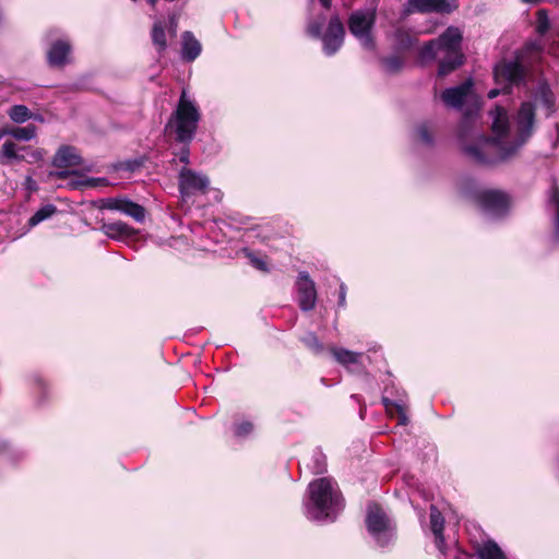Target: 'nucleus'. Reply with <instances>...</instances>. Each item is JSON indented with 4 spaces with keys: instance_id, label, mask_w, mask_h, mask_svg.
<instances>
[{
    "instance_id": "obj_29",
    "label": "nucleus",
    "mask_w": 559,
    "mask_h": 559,
    "mask_svg": "<svg viewBox=\"0 0 559 559\" xmlns=\"http://www.w3.org/2000/svg\"><path fill=\"white\" fill-rule=\"evenodd\" d=\"M537 98L549 110L555 107V95L547 83H542L537 90Z\"/></svg>"
},
{
    "instance_id": "obj_6",
    "label": "nucleus",
    "mask_w": 559,
    "mask_h": 559,
    "mask_svg": "<svg viewBox=\"0 0 559 559\" xmlns=\"http://www.w3.org/2000/svg\"><path fill=\"white\" fill-rule=\"evenodd\" d=\"M366 526L380 547L388 546L392 540L393 534L390 531V519L380 504L371 503L368 506Z\"/></svg>"
},
{
    "instance_id": "obj_15",
    "label": "nucleus",
    "mask_w": 559,
    "mask_h": 559,
    "mask_svg": "<svg viewBox=\"0 0 559 559\" xmlns=\"http://www.w3.org/2000/svg\"><path fill=\"white\" fill-rule=\"evenodd\" d=\"M473 85V80L469 78L457 86L445 88L441 93V99L447 106L461 108L472 92Z\"/></svg>"
},
{
    "instance_id": "obj_11",
    "label": "nucleus",
    "mask_w": 559,
    "mask_h": 559,
    "mask_svg": "<svg viewBox=\"0 0 559 559\" xmlns=\"http://www.w3.org/2000/svg\"><path fill=\"white\" fill-rule=\"evenodd\" d=\"M296 287L299 308L306 312L312 310L316 307L317 289L306 271L299 272Z\"/></svg>"
},
{
    "instance_id": "obj_37",
    "label": "nucleus",
    "mask_w": 559,
    "mask_h": 559,
    "mask_svg": "<svg viewBox=\"0 0 559 559\" xmlns=\"http://www.w3.org/2000/svg\"><path fill=\"white\" fill-rule=\"evenodd\" d=\"M108 180L106 178H86L83 181L76 182L73 185L74 188L78 187H86V188H95L98 186H107Z\"/></svg>"
},
{
    "instance_id": "obj_1",
    "label": "nucleus",
    "mask_w": 559,
    "mask_h": 559,
    "mask_svg": "<svg viewBox=\"0 0 559 559\" xmlns=\"http://www.w3.org/2000/svg\"><path fill=\"white\" fill-rule=\"evenodd\" d=\"M535 106L531 102L521 104L516 114V142L510 145L501 144L497 139L479 134L468 141L471 127L465 119L457 132L461 151L474 164L493 166L511 158L520 146L532 136L535 124Z\"/></svg>"
},
{
    "instance_id": "obj_26",
    "label": "nucleus",
    "mask_w": 559,
    "mask_h": 559,
    "mask_svg": "<svg viewBox=\"0 0 559 559\" xmlns=\"http://www.w3.org/2000/svg\"><path fill=\"white\" fill-rule=\"evenodd\" d=\"M151 37L156 50L163 52L167 48V38L165 27L162 22L154 23L151 32Z\"/></svg>"
},
{
    "instance_id": "obj_24",
    "label": "nucleus",
    "mask_w": 559,
    "mask_h": 559,
    "mask_svg": "<svg viewBox=\"0 0 559 559\" xmlns=\"http://www.w3.org/2000/svg\"><path fill=\"white\" fill-rule=\"evenodd\" d=\"M394 38L397 49L403 51L413 48L417 41V38L415 35H413L412 31L403 27H400L395 31Z\"/></svg>"
},
{
    "instance_id": "obj_2",
    "label": "nucleus",
    "mask_w": 559,
    "mask_h": 559,
    "mask_svg": "<svg viewBox=\"0 0 559 559\" xmlns=\"http://www.w3.org/2000/svg\"><path fill=\"white\" fill-rule=\"evenodd\" d=\"M307 491L308 513L319 521H334L344 504L342 493L334 487L332 480L326 477L314 479L309 484Z\"/></svg>"
},
{
    "instance_id": "obj_4",
    "label": "nucleus",
    "mask_w": 559,
    "mask_h": 559,
    "mask_svg": "<svg viewBox=\"0 0 559 559\" xmlns=\"http://www.w3.org/2000/svg\"><path fill=\"white\" fill-rule=\"evenodd\" d=\"M463 33L456 26L447 27L437 38L424 44L419 50V58L423 61H432L442 51L462 50Z\"/></svg>"
},
{
    "instance_id": "obj_17",
    "label": "nucleus",
    "mask_w": 559,
    "mask_h": 559,
    "mask_svg": "<svg viewBox=\"0 0 559 559\" xmlns=\"http://www.w3.org/2000/svg\"><path fill=\"white\" fill-rule=\"evenodd\" d=\"M408 3L419 13H451L459 8L456 0H408Z\"/></svg>"
},
{
    "instance_id": "obj_7",
    "label": "nucleus",
    "mask_w": 559,
    "mask_h": 559,
    "mask_svg": "<svg viewBox=\"0 0 559 559\" xmlns=\"http://www.w3.org/2000/svg\"><path fill=\"white\" fill-rule=\"evenodd\" d=\"M99 209L118 211L138 223H143L146 216V209L143 205L126 197L102 199L99 200Z\"/></svg>"
},
{
    "instance_id": "obj_32",
    "label": "nucleus",
    "mask_w": 559,
    "mask_h": 559,
    "mask_svg": "<svg viewBox=\"0 0 559 559\" xmlns=\"http://www.w3.org/2000/svg\"><path fill=\"white\" fill-rule=\"evenodd\" d=\"M550 28L548 12L545 9H539L536 12V32L540 36L545 35Z\"/></svg>"
},
{
    "instance_id": "obj_27",
    "label": "nucleus",
    "mask_w": 559,
    "mask_h": 559,
    "mask_svg": "<svg viewBox=\"0 0 559 559\" xmlns=\"http://www.w3.org/2000/svg\"><path fill=\"white\" fill-rule=\"evenodd\" d=\"M57 206L53 204H46L38 209L28 219V225L34 227L45 219L50 218L53 214L57 213Z\"/></svg>"
},
{
    "instance_id": "obj_34",
    "label": "nucleus",
    "mask_w": 559,
    "mask_h": 559,
    "mask_svg": "<svg viewBox=\"0 0 559 559\" xmlns=\"http://www.w3.org/2000/svg\"><path fill=\"white\" fill-rule=\"evenodd\" d=\"M245 254L249 259L251 265L253 267H255L257 270L264 272V273L270 271L265 258L259 257L254 252H252L248 249H245Z\"/></svg>"
},
{
    "instance_id": "obj_22",
    "label": "nucleus",
    "mask_w": 559,
    "mask_h": 559,
    "mask_svg": "<svg viewBox=\"0 0 559 559\" xmlns=\"http://www.w3.org/2000/svg\"><path fill=\"white\" fill-rule=\"evenodd\" d=\"M24 155L19 154L17 145L12 140H7L0 150V164L12 165L13 162H23Z\"/></svg>"
},
{
    "instance_id": "obj_18",
    "label": "nucleus",
    "mask_w": 559,
    "mask_h": 559,
    "mask_svg": "<svg viewBox=\"0 0 559 559\" xmlns=\"http://www.w3.org/2000/svg\"><path fill=\"white\" fill-rule=\"evenodd\" d=\"M51 164L56 168L64 169L81 166L83 164V158L79 154L76 147L72 145H61L53 155Z\"/></svg>"
},
{
    "instance_id": "obj_5",
    "label": "nucleus",
    "mask_w": 559,
    "mask_h": 559,
    "mask_svg": "<svg viewBox=\"0 0 559 559\" xmlns=\"http://www.w3.org/2000/svg\"><path fill=\"white\" fill-rule=\"evenodd\" d=\"M526 69L522 63V56L515 55L512 61H501L493 69L495 81L498 84H506L503 94H510L513 85L520 86L525 83Z\"/></svg>"
},
{
    "instance_id": "obj_19",
    "label": "nucleus",
    "mask_w": 559,
    "mask_h": 559,
    "mask_svg": "<svg viewBox=\"0 0 559 559\" xmlns=\"http://www.w3.org/2000/svg\"><path fill=\"white\" fill-rule=\"evenodd\" d=\"M202 47L194 35L186 31L182 34V58L188 61H194L201 53Z\"/></svg>"
},
{
    "instance_id": "obj_10",
    "label": "nucleus",
    "mask_w": 559,
    "mask_h": 559,
    "mask_svg": "<svg viewBox=\"0 0 559 559\" xmlns=\"http://www.w3.org/2000/svg\"><path fill=\"white\" fill-rule=\"evenodd\" d=\"M373 23L374 17L362 12H354L348 19L349 32L357 38L362 39L364 46L368 49L374 48V40L371 36Z\"/></svg>"
},
{
    "instance_id": "obj_49",
    "label": "nucleus",
    "mask_w": 559,
    "mask_h": 559,
    "mask_svg": "<svg viewBox=\"0 0 559 559\" xmlns=\"http://www.w3.org/2000/svg\"><path fill=\"white\" fill-rule=\"evenodd\" d=\"M5 135V130L0 128V140Z\"/></svg>"
},
{
    "instance_id": "obj_46",
    "label": "nucleus",
    "mask_w": 559,
    "mask_h": 559,
    "mask_svg": "<svg viewBox=\"0 0 559 559\" xmlns=\"http://www.w3.org/2000/svg\"><path fill=\"white\" fill-rule=\"evenodd\" d=\"M322 7L326 10H329L332 5V0H319Z\"/></svg>"
},
{
    "instance_id": "obj_20",
    "label": "nucleus",
    "mask_w": 559,
    "mask_h": 559,
    "mask_svg": "<svg viewBox=\"0 0 559 559\" xmlns=\"http://www.w3.org/2000/svg\"><path fill=\"white\" fill-rule=\"evenodd\" d=\"M490 114L492 116V132L497 136H506L509 132V117L506 108L497 105Z\"/></svg>"
},
{
    "instance_id": "obj_21",
    "label": "nucleus",
    "mask_w": 559,
    "mask_h": 559,
    "mask_svg": "<svg viewBox=\"0 0 559 559\" xmlns=\"http://www.w3.org/2000/svg\"><path fill=\"white\" fill-rule=\"evenodd\" d=\"M329 350L334 359L344 367L359 364L362 357V353L353 352L343 347L331 346Z\"/></svg>"
},
{
    "instance_id": "obj_45",
    "label": "nucleus",
    "mask_w": 559,
    "mask_h": 559,
    "mask_svg": "<svg viewBox=\"0 0 559 559\" xmlns=\"http://www.w3.org/2000/svg\"><path fill=\"white\" fill-rule=\"evenodd\" d=\"M345 295H346L345 287L342 285L341 289H340V301H338L340 306H344Z\"/></svg>"
},
{
    "instance_id": "obj_25",
    "label": "nucleus",
    "mask_w": 559,
    "mask_h": 559,
    "mask_svg": "<svg viewBox=\"0 0 559 559\" xmlns=\"http://www.w3.org/2000/svg\"><path fill=\"white\" fill-rule=\"evenodd\" d=\"M5 135H11L16 140L29 141L36 135V127L28 124L26 127H4Z\"/></svg>"
},
{
    "instance_id": "obj_36",
    "label": "nucleus",
    "mask_w": 559,
    "mask_h": 559,
    "mask_svg": "<svg viewBox=\"0 0 559 559\" xmlns=\"http://www.w3.org/2000/svg\"><path fill=\"white\" fill-rule=\"evenodd\" d=\"M253 431V424L251 421H241L235 425L234 432L237 437H247Z\"/></svg>"
},
{
    "instance_id": "obj_39",
    "label": "nucleus",
    "mask_w": 559,
    "mask_h": 559,
    "mask_svg": "<svg viewBox=\"0 0 559 559\" xmlns=\"http://www.w3.org/2000/svg\"><path fill=\"white\" fill-rule=\"evenodd\" d=\"M181 144H182V147L176 155L180 163L188 165V164H190V148H189L190 143H181Z\"/></svg>"
},
{
    "instance_id": "obj_13",
    "label": "nucleus",
    "mask_w": 559,
    "mask_h": 559,
    "mask_svg": "<svg viewBox=\"0 0 559 559\" xmlns=\"http://www.w3.org/2000/svg\"><path fill=\"white\" fill-rule=\"evenodd\" d=\"M480 206L487 211L502 213L509 209V195L500 190H484L477 194Z\"/></svg>"
},
{
    "instance_id": "obj_41",
    "label": "nucleus",
    "mask_w": 559,
    "mask_h": 559,
    "mask_svg": "<svg viewBox=\"0 0 559 559\" xmlns=\"http://www.w3.org/2000/svg\"><path fill=\"white\" fill-rule=\"evenodd\" d=\"M75 174H76V171H69V170H66V168H64V169H62V170H60V171H57V173H56V177H57L58 179L64 180V179H67L70 175H75Z\"/></svg>"
},
{
    "instance_id": "obj_9",
    "label": "nucleus",
    "mask_w": 559,
    "mask_h": 559,
    "mask_svg": "<svg viewBox=\"0 0 559 559\" xmlns=\"http://www.w3.org/2000/svg\"><path fill=\"white\" fill-rule=\"evenodd\" d=\"M345 37V27L338 15L331 16L328 27L321 37L323 52L331 57L335 55L343 46Z\"/></svg>"
},
{
    "instance_id": "obj_16",
    "label": "nucleus",
    "mask_w": 559,
    "mask_h": 559,
    "mask_svg": "<svg viewBox=\"0 0 559 559\" xmlns=\"http://www.w3.org/2000/svg\"><path fill=\"white\" fill-rule=\"evenodd\" d=\"M436 60H438V76L444 78L461 68L465 63L466 57L463 50L442 51Z\"/></svg>"
},
{
    "instance_id": "obj_43",
    "label": "nucleus",
    "mask_w": 559,
    "mask_h": 559,
    "mask_svg": "<svg viewBox=\"0 0 559 559\" xmlns=\"http://www.w3.org/2000/svg\"><path fill=\"white\" fill-rule=\"evenodd\" d=\"M525 50L531 52V51H540V47L538 44L536 43H528L525 45Z\"/></svg>"
},
{
    "instance_id": "obj_33",
    "label": "nucleus",
    "mask_w": 559,
    "mask_h": 559,
    "mask_svg": "<svg viewBox=\"0 0 559 559\" xmlns=\"http://www.w3.org/2000/svg\"><path fill=\"white\" fill-rule=\"evenodd\" d=\"M325 22V16L320 15L318 19L312 20L307 25V34L312 38H321L322 37V28Z\"/></svg>"
},
{
    "instance_id": "obj_48",
    "label": "nucleus",
    "mask_w": 559,
    "mask_h": 559,
    "mask_svg": "<svg viewBox=\"0 0 559 559\" xmlns=\"http://www.w3.org/2000/svg\"><path fill=\"white\" fill-rule=\"evenodd\" d=\"M146 1L148 4H151L154 8L158 0H146Z\"/></svg>"
},
{
    "instance_id": "obj_44",
    "label": "nucleus",
    "mask_w": 559,
    "mask_h": 559,
    "mask_svg": "<svg viewBox=\"0 0 559 559\" xmlns=\"http://www.w3.org/2000/svg\"><path fill=\"white\" fill-rule=\"evenodd\" d=\"M501 92L503 93V88L502 90L492 88L488 92V98L492 99V98L497 97Z\"/></svg>"
},
{
    "instance_id": "obj_47",
    "label": "nucleus",
    "mask_w": 559,
    "mask_h": 559,
    "mask_svg": "<svg viewBox=\"0 0 559 559\" xmlns=\"http://www.w3.org/2000/svg\"><path fill=\"white\" fill-rule=\"evenodd\" d=\"M522 1L525 3H532V4H537V3L542 2V0H522Z\"/></svg>"
},
{
    "instance_id": "obj_42",
    "label": "nucleus",
    "mask_w": 559,
    "mask_h": 559,
    "mask_svg": "<svg viewBox=\"0 0 559 559\" xmlns=\"http://www.w3.org/2000/svg\"><path fill=\"white\" fill-rule=\"evenodd\" d=\"M126 165H127V167H126V168H127L128 170L133 171V170H135L138 167H140V166H141V163H140V162H138V160H129V162H127V163H126Z\"/></svg>"
},
{
    "instance_id": "obj_23",
    "label": "nucleus",
    "mask_w": 559,
    "mask_h": 559,
    "mask_svg": "<svg viewBox=\"0 0 559 559\" xmlns=\"http://www.w3.org/2000/svg\"><path fill=\"white\" fill-rule=\"evenodd\" d=\"M430 528L436 536L437 543H443V530H444V518L442 516L439 509L435 506L430 507Z\"/></svg>"
},
{
    "instance_id": "obj_12",
    "label": "nucleus",
    "mask_w": 559,
    "mask_h": 559,
    "mask_svg": "<svg viewBox=\"0 0 559 559\" xmlns=\"http://www.w3.org/2000/svg\"><path fill=\"white\" fill-rule=\"evenodd\" d=\"M72 45L66 38L53 40L46 53L47 63L50 68L62 69L71 62Z\"/></svg>"
},
{
    "instance_id": "obj_51",
    "label": "nucleus",
    "mask_w": 559,
    "mask_h": 559,
    "mask_svg": "<svg viewBox=\"0 0 559 559\" xmlns=\"http://www.w3.org/2000/svg\"><path fill=\"white\" fill-rule=\"evenodd\" d=\"M388 402H389V400H388V399H383V403H384V405H385V406H388V405H389V403H388Z\"/></svg>"
},
{
    "instance_id": "obj_3",
    "label": "nucleus",
    "mask_w": 559,
    "mask_h": 559,
    "mask_svg": "<svg viewBox=\"0 0 559 559\" xmlns=\"http://www.w3.org/2000/svg\"><path fill=\"white\" fill-rule=\"evenodd\" d=\"M200 120L199 107L187 97L186 91H182L176 109L165 126V133L174 132L178 143H191L197 134Z\"/></svg>"
},
{
    "instance_id": "obj_28",
    "label": "nucleus",
    "mask_w": 559,
    "mask_h": 559,
    "mask_svg": "<svg viewBox=\"0 0 559 559\" xmlns=\"http://www.w3.org/2000/svg\"><path fill=\"white\" fill-rule=\"evenodd\" d=\"M300 342L314 355H321L325 350L323 343L313 332L306 333Z\"/></svg>"
},
{
    "instance_id": "obj_31",
    "label": "nucleus",
    "mask_w": 559,
    "mask_h": 559,
    "mask_svg": "<svg viewBox=\"0 0 559 559\" xmlns=\"http://www.w3.org/2000/svg\"><path fill=\"white\" fill-rule=\"evenodd\" d=\"M8 115L10 119L16 123H23L32 117L31 110L24 105L12 106Z\"/></svg>"
},
{
    "instance_id": "obj_38",
    "label": "nucleus",
    "mask_w": 559,
    "mask_h": 559,
    "mask_svg": "<svg viewBox=\"0 0 559 559\" xmlns=\"http://www.w3.org/2000/svg\"><path fill=\"white\" fill-rule=\"evenodd\" d=\"M417 135L425 144L431 145L433 143V136L426 123H423L417 128Z\"/></svg>"
},
{
    "instance_id": "obj_35",
    "label": "nucleus",
    "mask_w": 559,
    "mask_h": 559,
    "mask_svg": "<svg viewBox=\"0 0 559 559\" xmlns=\"http://www.w3.org/2000/svg\"><path fill=\"white\" fill-rule=\"evenodd\" d=\"M551 201L556 207L555 215V237L559 241V188L557 186L554 187V193L551 197Z\"/></svg>"
},
{
    "instance_id": "obj_30",
    "label": "nucleus",
    "mask_w": 559,
    "mask_h": 559,
    "mask_svg": "<svg viewBox=\"0 0 559 559\" xmlns=\"http://www.w3.org/2000/svg\"><path fill=\"white\" fill-rule=\"evenodd\" d=\"M383 69L390 73H399L404 67V59L400 56L393 55L381 59Z\"/></svg>"
},
{
    "instance_id": "obj_40",
    "label": "nucleus",
    "mask_w": 559,
    "mask_h": 559,
    "mask_svg": "<svg viewBox=\"0 0 559 559\" xmlns=\"http://www.w3.org/2000/svg\"><path fill=\"white\" fill-rule=\"evenodd\" d=\"M394 406H395V408H396V411L399 413V423L401 425H407L408 418H407V416L405 414V411H404L403 406L399 405V404H394Z\"/></svg>"
},
{
    "instance_id": "obj_50",
    "label": "nucleus",
    "mask_w": 559,
    "mask_h": 559,
    "mask_svg": "<svg viewBox=\"0 0 559 559\" xmlns=\"http://www.w3.org/2000/svg\"><path fill=\"white\" fill-rule=\"evenodd\" d=\"M33 157H34L35 159H38V158L40 157V156H39V153H33Z\"/></svg>"
},
{
    "instance_id": "obj_14",
    "label": "nucleus",
    "mask_w": 559,
    "mask_h": 559,
    "mask_svg": "<svg viewBox=\"0 0 559 559\" xmlns=\"http://www.w3.org/2000/svg\"><path fill=\"white\" fill-rule=\"evenodd\" d=\"M100 230L108 238L118 241L136 240L140 234L139 229H135L134 227L128 225L122 221H117L112 223L103 222Z\"/></svg>"
},
{
    "instance_id": "obj_8",
    "label": "nucleus",
    "mask_w": 559,
    "mask_h": 559,
    "mask_svg": "<svg viewBox=\"0 0 559 559\" xmlns=\"http://www.w3.org/2000/svg\"><path fill=\"white\" fill-rule=\"evenodd\" d=\"M210 185L206 176L200 175L191 168L183 167L179 171L178 188L183 198H189L198 192L205 193Z\"/></svg>"
}]
</instances>
